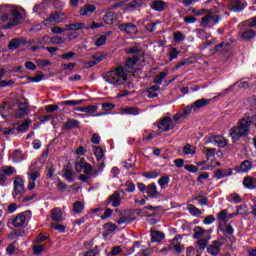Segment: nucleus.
Returning <instances> with one entry per match:
<instances>
[{"label":"nucleus","mask_w":256,"mask_h":256,"mask_svg":"<svg viewBox=\"0 0 256 256\" xmlns=\"http://www.w3.org/2000/svg\"><path fill=\"white\" fill-rule=\"evenodd\" d=\"M256 121V116H247L240 119L235 126L229 130L232 143H237L242 137H247L251 131V123Z\"/></svg>","instance_id":"obj_1"},{"label":"nucleus","mask_w":256,"mask_h":256,"mask_svg":"<svg viewBox=\"0 0 256 256\" xmlns=\"http://www.w3.org/2000/svg\"><path fill=\"white\" fill-rule=\"evenodd\" d=\"M104 80L106 83L114 85V87H121V85H125L129 81V78L125 68L123 66H117L104 74Z\"/></svg>","instance_id":"obj_2"},{"label":"nucleus","mask_w":256,"mask_h":256,"mask_svg":"<svg viewBox=\"0 0 256 256\" xmlns=\"http://www.w3.org/2000/svg\"><path fill=\"white\" fill-rule=\"evenodd\" d=\"M4 11L5 13L2 15L1 20L7 23L4 27L5 29H11V27L19 25L22 16L17 6L6 5L4 6Z\"/></svg>","instance_id":"obj_3"},{"label":"nucleus","mask_w":256,"mask_h":256,"mask_svg":"<svg viewBox=\"0 0 256 256\" xmlns=\"http://www.w3.org/2000/svg\"><path fill=\"white\" fill-rule=\"evenodd\" d=\"M23 193H25V181L20 176H16L14 179V191H13L14 199L19 201Z\"/></svg>","instance_id":"obj_4"},{"label":"nucleus","mask_w":256,"mask_h":256,"mask_svg":"<svg viewBox=\"0 0 256 256\" xmlns=\"http://www.w3.org/2000/svg\"><path fill=\"white\" fill-rule=\"evenodd\" d=\"M219 23V16H215L213 12H209L206 16L201 19V27H213V25H217Z\"/></svg>","instance_id":"obj_5"},{"label":"nucleus","mask_w":256,"mask_h":256,"mask_svg":"<svg viewBox=\"0 0 256 256\" xmlns=\"http://www.w3.org/2000/svg\"><path fill=\"white\" fill-rule=\"evenodd\" d=\"M63 21H67V15L61 11L54 12L44 21V25H51V23H63Z\"/></svg>","instance_id":"obj_6"},{"label":"nucleus","mask_w":256,"mask_h":256,"mask_svg":"<svg viewBox=\"0 0 256 256\" xmlns=\"http://www.w3.org/2000/svg\"><path fill=\"white\" fill-rule=\"evenodd\" d=\"M158 129L160 131H171V129H175V122L171 118L164 117L159 121Z\"/></svg>","instance_id":"obj_7"},{"label":"nucleus","mask_w":256,"mask_h":256,"mask_svg":"<svg viewBox=\"0 0 256 256\" xmlns=\"http://www.w3.org/2000/svg\"><path fill=\"white\" fill-rule=\"evenodd\" d=\"M118 29H120L122 33H127V35H137L139 33V29L131 22L120 24Z\"/></svg>","instance_id":"obj_8"},{"label":"nucleus","mask_w":256,"mask_h":256,"mask_svg":"<svg viewBox=\"0 0 256 256\" xmlns=\"http://www.w3.org/2000/svg\"><path fill=\"white\" fill-rule=\"evenodd\" d=\"M194 239H211V230H205L201 226H196L194 228Z\"/></svg>","instance_id":"obj_9"},{"label":"nucleus","mask_w":256,"mask_h":256,"mask_svg":"<svg viewBox=\"0 0 256 256\" xmlns=\"http://www.w3.org/2000/svg\"><path fill=\"white\" fill-rule=\"evenodd\" d=\"M29 221V214L27 212L21 213L13 220L14 227H23Z\"/></svg>","instance_id":"obj_10"},{"label":"nucleus","mask_w":256,"mask_h":256,"mask_svg":"<svg viewBox=\"0 0 256 256\" xmlns=\"http://www.w3.org/2000/svg\"><path fill=\"white\" fill-rule=\"evenodd\" d=\"M221 245H223V243H221V241L216 240L213 241L212 244H210L207 247V251L210 255H219V251H221Z\"/></svg>","instance_id":"obj_11"},{"label":"nucleus","mask_w":256,"mask_h":256,"mask_svg":"<svg viewBox=\"0 0 256 256\" xmlns=\"http://www.w3.org/2000/svg\"><path fill=\"white\" fill-rule=\"evenodd\" d=\"M10 159L13 163H21V161L25 160V154H23V151L15 149L10 154Z\"/></svg>","instance_id":"obj_12"},{"label":"nucleus","mask_w":256,"mask_h":256,"mask_svg":"<svg viewBox=\"0 0 256 256\" xmlns=\"http://www.w3.org/2000/svg\"><path fill=\"white\" fill-rule=\"evenodd\" d=\"M95 11H97V7H95V5L87 4L84 7L80 8V15L82 17H89L93 15Z\"/></svg>","instance_id":"obj_13"},{"label":"nucleus","mask_w":256,"mask_h":256,"mask_svg":"<svg viewBox=\"0 0 256 256\" xmlns=\"http://www.w3.org/2000/svg\"><path fill=\"white\" fill-rule=\"evenodd\" d=\"M111 204L112 207H119L121 205V195L118 192H114L107 200V205Z\"/></svg>","instance_id":"obj_14"},{"label":"nucleus","mask_w":256,"mask_h":256,"mask_svg":"<svg viewBox=\"0 0 256 256\" xmlns=\"http://www.w3.org/2000/svg\"><path fill=\"white\" fill-rule=\"evenodd\" d=\"M167 7V2H164L163 0H154L151 3V9H153L154 11H163L167 9Z\"/></svg>","instance_id":"obj_15"},{"label":"nucleus","mask_w":256,"mask_h":256,"mask_svg":"<svg viewBox=\"0 0 256 256\" xmlns=\"http://www.w3.org/2000/svg\"><path fill=\"white\" fill-rule=\"evenodd\" d=\"M210 143H215L218 145V147H227V139H225L223 136H212L209 139Z\"/></svg>","instance_id":"obj_16"},{"label":"nucleus","mask_w":256,"mask_h":256,"mask_svg":"<svg viewBox=\"0 0 256 256\" xmlns=\"http://www.w3.org/2000/svg\"><path fill=\"white\" fill-rule=\"evenodd\" d=\"M209 103H211V99L202 98V99L196 100L192 104V106L194 107V110L197 112L199 111V109H203V107H207Z\"/></svg>","instance_id":"obj_17"},{"label":"nucleus","mask_w":256,"mask_h":256,"mask_svg":"<svg viewBox=\"0 0 256 256\" xmlns=\"http://www.w3.org/2000/svg\"><path fill=\"white\" fill-rule=\"evenodd\" d=\"M243 186L246 189H256V178L251 176L244 177Z\"/></svg>","instance_id":"obj_18"},{"label":"nucleus","mask_w":256,"mask_h":256,"mask_svg":"<svg viewBox=\"0 0 256 256\" xmlns=\"http://www.w3.org/2000/svg\"><path fill=\"white\" fill-rule=\"evenodd\" d=\"M29 113V107L27 103H20L18 106V111L16 113L17 119H21V117H25Z\"/></svg>","instance_id":"obj_19"},{"label":"nucleus","mask_w":256,"mask_h":256,"mask_svg":"<svg viewBox=\"0 0 256 256\" xmlns=\"http://www.w3.org/2000/svg\"><path fill=\"white\" fill-rule=\"evenodd\" d=\"M159 86H152L146 90V95L149 99H155V97H159Z\"/></svg>","instance_id":"obj_20"},{"label":"nucleus","mask_w":256,"mask_h":256,"mask_svg":"<svg viewBox=\"0 0 256 256\" xmlns=\"http://www.w3.org/2000/svg\"><path fill=\"white\" fill-rule=\"evenodd\" d=\"M137 61H139V59L137 57L134 58H129L125 65H124V69L127 71V73H131L133 71V67H135V65H137Z\"/></svg>","instance_id":"obj_21"},{"label":"nucleus","mask_w":256,"mask_h":256,"mask_svg":"<svg viewBox=\"0 0 256 256\" xmlns=\"http://www.w3.org/2000/svg\"><path fill=\"white\" fill-rule=\"evenodd\" d=\"M146 193L149 197H159V191H157V185H155V183L147 186Z\"/></svg>","instance_id":"obj_22"},{"label":"nucleus","mask_w":256,"mask_h":256,"mask_svg":"<svg viewBox=\"0 0 256 256\" xmlns=\"http://www.w3.org/2000/svg\"><path fill=\"white\" fill-rule=\"evenodd\" d=\"M67 31H81V29H85V23L76 22L66 25Z\"/></svg>","instance_id":"obj_23"},{"label":"nucleus","mask_w":256,"mask_h":256,"mask_svg":"<svg viewBox=\"0 0 256 256\" xmlns=\"http://www.w3.org/2000/svg\"><path fill=\"white\" fill-rule=\"evenodd\" d=\"M229 48V43L221 42L220 44L216 45L213 50L210 51V55H215V53H219L221 51H227Z\"/></svg>","instance_id":"obj_24"},{"label":"nucleus","mask_w":256,"mask_h":256,"mask_svg":"<svg viewBox=\"0 0 256 256\" xmlns=\"http://www.w3.org/2000/svg\"><path fill=\"white\" fill-rule=\"evenodd\" d=\"M51 218H52V221H56V222L62 221L63 220V212H61V209L54 208L51 211Z\"/></svg>","instance_id":"obj_25"},{"label":"nucleus","mask_w":256,"mask_h":256,"mask_svg":"<svg viewBox=\"0 0 256 256\" xmlns=\"http://www.w3.org/2000/svg\"><path fill=\"white\" fill-rule=\"evenodd\" d=\"M232 174H233V171H231V169L218 170L214 173V177L215 179L219 180V179H223V177H229Z\"/></svg>","instance_id":"obj_26"},{"label":"nucleus","mask_w":256,"mask_h":256,"mask_svg":"<svg viewBox=\"0 0 256 256\" xmlns=\"http://www.w3.org/2000/svg\"><path fill=\"white\" fill-rule=\"evenodd\" d=\"M121 115H138L139 108L136 107H126L120 110Z\"/></svg>","instance_id":"obj_27"},{"label":"nucleus","mask_w":256,"mask_h":256,"mask_svg":"<svg viewBox=\"0 0 256 256\" xmlns=\"http://www.w3.org/2000/svg\"><path fill=\"white\" fill-rule=\"evenodd\" d=\"M186 209L189 211L190 215H193V217H199L200 215H203V212L199 210V208H196L193 204H188Z\"/></svg>","instance_id":"obj_28"},{"label":"nucleus","mask_w":256,"mask_h":256,"mask_svg":"<svg viewBox=\"0 0 256 256\" xmlns=\"http://www.w3.org/2000/svg\"><path fill=\"white\" fill-rule=\"evenodd\" d=\"M151 238H152V241L159 243V241H163L165 239V234L159 231L151 230Z\"/></svg>","instance_id":"obj_29"},{"label":"nucleus","mask_w":256,"mask_h":256,"mask_svg":"<svg viewBox=\"0 0 256 256\" xmlns=\"http://www.w3.org/2000/svg\"><path fill=\"white\" fill-rule=\"evenodd\" d=\"M252 167H253V164L251 163V161L245 160L240 165V171H242V173H249Z\"/></svg>","instance_id":"obj_30"},{"label":"nucleus","mask_w":256,"mask_h":256,"mask_svg":"<svg viewBox=\"0 0 256 256\" xmlns=\"http://www.w3.org/2000/svg\"><path fill=\"white\" fill-rule=\"evenodd\" d=\"M180 239L181 237L177 236L172 239V245L176 253H182L183 251V246H181V244L179 243Z\"/></svg>","instance_id":"obj_31"},{"label":"nucleus","mask_w":256,"mask_h":256,"mask_svg":"<svg viewBox=\"0 0 256 256\" xmlns=\"http://www.w3.org/2000/svg\"><path fill=\"white\" fill-rule=\"evenodd\" d=\"M21 46V38L12 39L8 44V49L11 51H15V49H19Z\"/></svg>","instance_id":"obj_32"},{"label":"nucleus","mask_w":256,"mask_h":256,"mask_svg":"<svg viewBox=\"0 0 256 256\" xmlns=\"http://www.w3.org/2000/svg\"><path fill=\"white\" fill-rule=\"evenodd\" d=\"M115 19V14L113 12H108L104 16V23L106 25H113V23H115Z\"/></svg>","instance_id":"obj_33"},{"label":"nucleus","mask_w":256,"mask_h":256,"mask_svg":"<svg viewBox=\"0 0 256 256\" xmlns=\"http://www.w3.org/2000/svg\"><path fill=\"white\" fill-rule=\"evenodd\" d=\"M255 36L256 32L253 30H246L241 34L242 39H245V41H251Z\"/></svg>","instance_id":"obj_34"},{"label":"nucleus","mask_w":256,"mask_h":256,"mask_svg":"<svg viewBox=\"0 0 256 256\" xmlns=\"http://www.w3.org/2000/svg\"><path fill=\"white\" fill-rule=\"evenodd\" d=\"M183 153L186 155H195V153H197V148L191 144H186L183 148Z\"/></svg>","instance_id":"obj_35"},{"label":"nucleus","mask_w":256,"mask_h":256,"mask_svg":"<svg viewBox=\"0 0 256 256\" xmlns=\"http://www.w3.org/2000/svg\"><path fill=\"white\" fill-rule=\"evenodd\" d=\"M142 3V0H134L124 7V11H129V9H136V7H141Z\"/></svg>","instance_id":"obj_36"},{"label":"nucleus","mask_w":256,"mask_h":256,"mask_svg":"<svg viewBox=\"0 0 256 256\" xmlns=\"http://www.w3.org/2000/svg\"><path fill=\"white\" fill-rule=\"evenodd\" d=\"M75 127H79V121L75 119H69L64 124V129H73Z\"/></svg>","instance_id":"obj_37"},{"label":"nucleus","mask_w":256,"mask_h":256,"mask_svg":"<svg viewBox=\"0 0 256 256\" xmlns=\"http://www.w3.org/2000/svg\"><path fill=\"white\" fill-rule=\"evenodd\" d=\"M86 163H85V159L83 158H79L76 160V164H75V169L77 171V173H81L85 167Z\"/></svg>","instance_id":"obj_38"},{"label":"nucleus","mask_w":256,"mask_h":256,"mask_svg":"<svg viewBox=\"0 0 256 256\" xmlns=\"http://www.w3.org/2000/svg\"><path fill=\"white\" fill-rule=\"evenodd\" d=\"M107 57H110L109 54H105V53H97L95 54L92 59H94V61L96 62V65L101 63V61H105V59Z\"/></svg>","instance_id":"obj_39"},{"label":"nucleus","mask_w":256,"mask_h":256,"mask_svg":"<svg viewBox=\"0 0 256 256\" xmlns=\"http://www.w3.org/2000/svg\"><path fill=\"white\" fill-rule=\"evenodd\" d=\"M85 210V205L81 203L80 201H76L73 204V211L74 213H83Z\"/></svg>","instance_id":"obj_40"},{"label":"nucleus","mask_w":256,"mask_h":256,"mask_svg":"<svg viewBox=\"0 0 256 256\" xmlns=\"http://www.w3.org/2000/svg\"><path fill=\"white\" fill-rule=\"evenodd\" d=\"M227 199L230 203H241L242 201L241 196L237 193H232L228 195Z\"/></svg>","instance_id":"obj_41"},{"label":"nucleus","mask_w":256,"mask_h":256,"mask_svg":"<svg viewBox=\"0 0 256 256\" xmlns=\"http://www.w3.org/2000/svg\"><path fill=\"white\" fill-rule=\"evenodd\" d=\"M2 173H4V175L9 176L14 175V173H17V170L13 166H4L2 167Z\"/></svg>","instance_id":"obj_42"},{"label":"nucleus","mask_w":256,"mask_h":256,"mask_svg":"<svg viewBox=\"0 0 256 256\" xmlns=\"http://www.w3.org/2000/svg\"><path fill=\"white\" fill-rule=\"evenodd\" d=\"M29 125H31V119L25 120V121L18 127L19 133H25V131H27V129H29Z\"/></svg>","instance_id":"obj_43"},{"label":"nucleus","mask_w":256,"mask_h":256,"mask_svg":"<svg viewBox=\"0 0 256 256\" xmlns=\"http://www.w3.org/2000/svg\"><path fill=\"white\" fill-rule=\"evenodd\" d=\"M50 43H52V45H63V43H65V39L61 36H54L50 38Z\"/></svg>","instance_id":"obj_44"},{"label":"nucleus","mask_w":256,"mask_h":256,"mask_svg":"<svg viewBox=\"0 0 256 256\" xmlns=\"http://www.w3.org/2000/svg\"><path fill=\"white\" fill-rule=\"evenodd\" d=\"M94 153L97 161H101L103 157H105V154L103 153V149H101L100 147L94 146Z\"/></svg>","instance_id":"obj_45"},{"label":"nucleus","mask_w":256,"mask_h":256,"mask_svg":"<svg viewBox=\"0 0 256 256\" xmlns=\"http://www.w3.org/2000/svg\"><path fill=\"white\" fill-rule=\"evenodd\" d=\"M169 181H170L169 176H162V177L158 180V185H160V187H161L162 189H165V187H167V185H169Z\"/></svg>","instance_id":"obj_46"},{"label":"nucleus","mask_w":256,"mask_h":256,"mask_svg":"<svg viewBox=\"0 0 256 256\" xmlns=\"http://www.w3.org/2000/svg\"><path fill=\"white\" fill-rule=\"evenodd\" d=\"M209 241H211V239H200V240H198L197 241L198 248L201 249L202 251H205Z\"/></svg>","instance_id":"obj_47"},{"label":"nucleus","mask_w":256,"mask_h":256,"mask_svg":"<svg viewBox=\"0 0 256 256\" xmlns=\"http://www.w3.org/2000/svg\"><path fill=\"white\" fill-rule=\"evenodd\" d=\"M166 77L167 74L165 72H161L154 78V83H156V85H161V83H163V79Z\"/></svg>","instance_id":"obj_48"},{"label":"nucleus","mask_w":256,"mask_h":256,"mask_svg":"<svg viewBox=\"0 0 256 256\" xmlns=\"http://www.w3.org/2000/svg\"><path fill=\"white\" fill-rule=\"evenodd\" d=\"M45 75H43V73L39 72L35 77H29V81H31V83H39L41 81H43Z\"/></svg>","instance_id":"obj_49"},{"label":"nucleus","mask_w":256,"mask_h":256,"mask_svg":"<svg viewBox=\"0 0 256 256\" xmlns=\"http://www.w3.org/2000/svg\"><path fill=\"white\" fill-rule=\"evenodd\" d=\"M83 103H85V100H66L63 102V105L75 106V105H83Z\"/></svg>","instance_id":"obj_50"},{"label":"nucleus","mask_w":256,"mask_h":256,"mask_svg":"<svg viewBox=\"0 0 256 256\" xmlns=\"http://www.w3.org/2000/svg\"><path fill=\"white\" fill-rule=\"evenodd\" d=\"M106 43H107V36L102 35L96 40L95 45L96 47H102V45H105Z\"/></svg>","instance_id":"obj_51"},{"label":"nucleus","mask_w":256,"mask_h":256,"mask_svg":"<svg viewBox=\"0 0 256 256\" xmlns=\"http://www.w3.org/2000/svg\"><path fill=\"white\" fill-rule=\"evenodd\" d=\"M243 9H245V4H243V2L237 1L236 3H234L233 11L239 13V11H243Z\"/></svg>","instance_id":"obj_52"},{"label":"nucleus","mask_w":256,"mask_h":256,"mask_svg":"<svg viewBox=\"0 0 256 256\" xmlns=\"http://www.w3.org/2000/svg\"><path fill=\"white\" fill-rule=\"evenodd\" d=\"M195 112H196V110L192 104V105L187 106L182 113H183L184 117L187 119L188 115H191V113H195Z\"/></svg>","instance_id":"obj_53"},{"label":"nucleus","mask_w":256,"mask_h":256,"mask_svg":"<svg viewBox=\"0 0 256 256\" xmlns=\"http://www.w3.org/2000/svg\"><path fill=\"white\" fill-rule=\"evenodd\" d=\"M249 214V209L247 206H238L237 207V215H248Z\"/></svg>","instance_id":"obj_54"},{"label":"nucleus","mask_w":256,"mask_h":256,"mask_svg":"<svg viewBox=\"0 0 256 256\" xmlns=\"http://www.w3.org/2000/svg\"><path fill=\"white\" fill-rule=\"evenodd\" d=\"M180 51L177 50V48H171L170 49V61H173V59H177L180 55Z\"/></svg>","instance_id":"obj_55"},{"label":"nucleus","mask_w":256,"mask_h":256,"mask_svg":"<svg viewBox=\"0 0 256 256\" xmlns=\"http://www.w3.org/2000/svg\"><path fill=\"white\" fill-rule=\"evenodd\" d=\"M64 179L69 181V183H73V172H71L69 169H66L64 171Z\"/></svg>","instance_id":"obj_56"},{"label":"nucleus","mask_w":256,"mask_h":256,"mask_svg":"<svg viewBox=\"0 0 256 256\" xmlns=\"http://www.w3.org/2000/svg\"><path fill=\"white\" fill-rule=\"evenodd\" d=\"M217 217L220 221H224V223H227V209L222 210L220 213H218Z\"/></svg>","instance_id":"obj_57"},{"label":"nucleus","mask_w":256,"mask_h":256,"mask_svg":"<svg viewBox=\"0 0 256 256\" xmlns=\"http://www.w3.org/2000/svg\"><path fill=\"white\" fill-rule=\"evenodd\" d=\"M86 113L93 114L97 113V109H99V106L97 105H89L85 107Z\"/></svg>","instance_id":"obj_58"},{"label":"nucleus","mask_w":256,"mask_h":256,"mask_svg":"<svg viewBox=\"0 0 256 256\" xmlns=\"http://www.w3.org/2000/svg\"><path fill=\"white\" fill-rule=\"evenodd\" d=\"M36 63H37V66H38V67H42V68L48 67V65H51V61H49V60H44V59L37 60Z\"/></svg>","instance_id":"obj_59"},{"label":"nucleus","mask_w":256,"mask_h":256,"mask_svg":"<svg viewBox=\"0 0 256 256\" xmlns=\"http://www.w3.org/2000/svg\"><path fill=\"white\" fill-rule=\"evenodd\" d=\"M131 221H133V218L122 216L119 220L116 221V223H118V225H123L125 223H131Z\"/></svg>","instance_id":"obj_60"},{"label":"nucleus","mask_w":256,"mask_h":256,"mask_svg":"<svg viewBox=\"0 0 256 256\" xmlns=\"http://www.w3.org/2000/svg\"><path fill=\"white\" fill-rule=\"evenodd\" d=\"M174 41H176L177 43H179L180 41H185V36L183 35V33L178 31L174 33Z\"/></svg>","instance_id":"obj_61"},{"label":"nucleus","mask_w":256,"mask_h":256,"mask_svg":"<svg viewBox=\"0 0 256 256\" xmlns=\"http://www.w3.org/2000/svg\"><path fill=\"white\" fill-rule=\"evenodd\" d=\"M123 251L119 246L113 247L112 250L107 254V256L119 255Z\"/></svg>","instance_id":"obj_62"},{"label":"nucleus","mask_w":256,"mask_h":256,"mask_svg":"<svg viewBox=\"0 0 256 256\" xmlns=\"http://www.w3.org/2000/svg\"><path fill=\"white\" fill-rule=\"evenodd\" d=\"M244 25L246 27H256V17L248 19L246 22H244Z\"/></svg>","instance_id":"obj_63"},{"label":"nucleus","mask_w":256,"mask_h":256,"mask_svg":"<svg viewBox=\"0 0 256 256\" xmlns=\"http://www.w3.org/2000/svg\"><path fill=\"white\" fill-rule=\"evenodd\" d=\"M99 255V248L95 247L94 249L92 250H88L84 256H97Z\"/></svg>","instance_id":"obj_64"}]
</instances>
